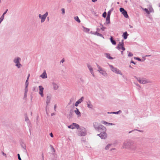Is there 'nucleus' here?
I'll use <instances>...</instances> for the list:
<instances>
[{
	"mask_svg": "<svg viewBox=\"0 0 160 160\" xmlns=\"http://www.w3.org/2000/svg\"><path fill=\"white\" fill-rule=\"evenodd\" d=\"M137 146L134 144L133 141L131 140L125 141L123 142L122 148L123 149H128L131 151H135Z\"/></svg>",
	"mask_w": 160,
	"mask_h": 160,
	"instance_id": "nucleus-1",
	"label": "nucleus"
},
{
	"mask_svg": "<svg viewBox=\"0 0 160 160\" xmlns=\"http://www.w3.org/2000/svg\"><path fill=\"white\" fill-rule=\"evenodd\" d=\"M96 65L98 68L97 70L104 76L107 77L108 76V74L104 70V69L101 68L98 64H96Z\"/></svg>",
	"mask_w": 160,
	"mask_h": 160,
	"instance_id": "nucleus-2",
	"label": "nucleus"
},
{
	"mask_svg": "<svg viewBox=\"0 0 160 160\" xmlns=\"http://www.w3.org/2000/svg\"><path fill=\"white\" fill-rule=\"evenodd\" d=\"M134 77L141 84H145L147 83H150L152 82L151 81L148 80L146 79H141L140 78H138L136 76H134Z\"/></svg>",
	"mask_w": 160,
	"mask_h": 160,
	"instance_id": "nucleus-3",
	"label": "nucleus"
},
{
	"mask_svg": "<svg viewBox=\"0 0 160 160\" xmlns=\"http://www.w3.org/2000/svg\"><path fill=\"white\" fill-rule=\"evenodd\" d=\"M109 66L111 70L113 72L121 75H122V73L120 70L117 69V68L114 67L112 65H109Z\"/></svg>",
	"mask_w": 160,
	"mask_h": 160,
	"instance_id": "nucleus-4",
	"label": "nucleus"
},
{
	"mask_svg": "<svg viewBox=\"0 0 160 160\" xmlns=\"http://www.w3.org/2000/svg\"><path fill=\"white\" fill-rule=\"evenodd\" d=\"M21 58L19 57L15 58L13 60V62L16 63L15 66L19 68L22 66L21 64L20 63V61L21 60Z\"/></svg>",
	"mask_w": 160,
	"mask_h": 160,
	"instance_id": "nucleus-5",
	"label": "nucleus"
},
{
	"mask_svg": "<svg viewBox=\"0 0 160 160\" xmlns=\"http://www.w3.org/2000/svg\"><path fill=\"white\" fill-rule=\"evenodd\" d=\"M48 15V12H46L43 15H42L41 14H39L38 17L40 19H41V22L43 23L45 21L46 18Z\"/></svg>",
	"mask_w": 160,
	"mask_h": 160,
	"instance_id": "nucleus-6",
	"label": "nucleus"
},
{
	"mask_svg": "<svg viewBox=\"0 0 160 160\" xmlns=\"http://www.w3.org/2000/svg\"><path fill=\"white\" fill-rule=\"evenodd\" d=\"M96 130L100 132H103V133H106V128L103 125L101 124Z\"/></svg>",
	"mask_w": 160,
	"mask_h": 160,
	"instance_id": "nucleus-7",
	"label": "nucleus"
},
{
	"mask_svg": "<svg viewBox=\"0 0 160 160\" xmlns=\"http://www.w3.org/2000/svg\"><path fill=\"white\" fill-rule=\"evenodd\" d=\"M51 98V95L50 94H49V95H48L47 97L46 102L47 106L46 107V113L47 115L48 114V112H47V106L48 105V104L50 102Z\"/></svg>",
	"mask_w": 160,
	"mask_h": 160,
	"instance_id": "nucleus-8",
	"label": "nucleus"
},
{
	"mask_svg": "<svg viewBox=\"0 0 160 160\" xmlns=\"http://www.w3.org/2000/svg\"><path fill=\"white\" fill-rule=\"evenodd\" d=\"M86 134V130L84 128L82 127L80 128V133L79 135L84 136Z\"/></svg>",
	"mask_w": 160,
	"mask_h": 160,
	"instance_id": "nucleus-9",
	"label": "nucleus"
},
{
	"mask_svg": "<svg viewBox=\"0 0 160 160\" xmlns=\"http://www.w3.org/2000/svg\"><path fill=\"white\" fill-rule=\"evenodd\" d=\"M119 10L120 12H122V13L124 15V17L126 18H128L129 16L127 14V12L123 8H120Z\"/></svg>",
	"mask_w": 160,
	"mask_h": 160,
	"instance_id": "nucleus-10",
	"label": "nucleus"
},
{
	"mask_svg": "<svg viewBox=\"0 0 160 160\" xmlns=\"http://www.w3.org/2000/svg\"><path fill=\"white\" fill-rule=\"evenodd\" d=\"M39 92V93L41 97H43L44 96L43 90L44 88L42 86H39L38 87Z\"/></svg>",
	"mask_w": 160,
	"mask_h": 160,
	"instance_id": "nucleus-11",
	"label": "nucleus"
},
{
	"mask_svg": "<svg viewBox=\"0 0 160 160\" xmlns=\"http://www.w3.org/2000/svg\"><path fill=\"white\" fill-rule=\"evenodd\" d=\"M97 135L100 137L102 139H105L106 138L107 135L106 133L102 132H101L100 134H98Z\"/></svg>",
	"mask_w": 160,
	"mask_h": 160,
	"instance_id": "nucleus-12",
	"label": "nucleus"
},
{
	"mask_svg": "<svg viewBox=\"0 0 160 160\" xmlns=\"http://www.w3.org/2000/svg\"><path fill=\"white\" fill-rule=\"evenodd\" d=\"M83 100L84 97H82L76 102L75 104V106L76 107H77L79 104L80 103L83 101Z\"/></svg>",
	"mask_w": 160,
	"mask_h": 160,
	"instance_id": "nucleus-13",
	"label": "nucleus"
},
{
	"mask_svg": "<svg viewBox=\"0 0 160 160\" xmlns=\"http://www.w3.org/2000/svg\"><path fill=\"white\" fill-rule=\"evenodd\" d=\"M101 124L100 123L96 122H94L93 124V126L96 130H97L98 128V127H99Z\"/></svg>",
	"mask_w": 160,
	"mask_h": 160,
	"instance_id": "nucleus-14",
	"label": "nucleus"
},
{
	"mask_svg": "<svg viewBox=\"0 0 160 160\" xmlns=\"http://www.w3.org/2000/svg\"><path fill=\"white\" fill-rule=\"evenodd\" d=\"M80 82L82 84H84L85 82V78L83 77H81L79 78Z\"/></svg>",
	"mask_w": 160,
	"mask_h": 160,
	"instance_id": "nucleus-15",
	"label": "nucleus"
},
{
	"mask_svg": "<svg viewBox=\"0 0 160 160\" xmlns=\"http://www.w3.org/2000/svg\"><path fill=\"white\" fill-rule=\"evenodd\" d=\"M87 66H88V68L89 69L92 75V76L93 77H94V72H93V68L91 66L89 65H88Z\"/></svg>",
	"mask_w": 160,
	"mask_h": 160,
	"instance_id": "nucleus-16",
	"label": "nucleus"
},
{
	"mask_svg": "<svg viewBox=\"0 0 160 160\" xmlns=\"http://www.w3.org/2000/svg\"><path fill=\"white\" fill-rule=\"evenodd\" d=\"M123 40H122V43H121V42H119V44L118 45V46L117 47V48L118 50H120L121 49V47L122 46H123Z\"/></svg>",
	"mask_w": 160,
	"mask_h": 160,
	"instance_id": "nucleus-17",
	"label": "nucleus"
},
{
	"mask_svg": "<svg viewBox=\"0 0 160 160\" xmlns=\"http://www.w3.org/2000/svg\"><path fill=\"white\" fill-rule=\"evenodd\" d=\"M40 77L43 79L46 78H47V74L45 71H44V72H43V73L40 75Z\"/></svg>",
	"mask_w": 160,
	"mask_h": 160,
	"instance_id": "nucleus-18",
	"label": "nucleus"
},
{
	"mask_svg": "<svg viewBox=\"0 0 160 160\" xmlns=\"http://www.w3.org/2000/svg\"><path fill=\"white\" fill-rule=\"evenodd\" d=\"M87 107L90 108L92 109L93 106L91 102L90 101H88L87 102Z\"/></svg>",
	"mask_w": 160,
	"mask_h": 160,
	"instance_id": "nucleus-19",
	"label": "nucleus"
},
{
	"mask_svg": "<svg viewBox=\"0 0 160 160\" xmlns=\"http://www.w3.org/2000/svg\"><path fill=\"white\" fill-rule=\"evenodd\" d=\"M52 84L54 90H57L58 89V86L57 84H56L54 82H52Z\"/></svg>",
	"mask_w": 160,
	"mask_h": 160,
	"instance_id": "nucleus-20",
	"label": "nucleus"
},
{
	"mask_svg": "<svg viewBox=\"0 0 160 160\" xmlns=\"http://www.w3.org/2000/svg\"><path fill=\"white\" fill-rule=\"evenodd\" d=\"M92 33V34H94V35H96L98 36H99L100 37H102L103 38H104V37H103V36L102 34L98 33L97 32H93V33Z\"/></svg>",
	"mask_w": 160,
	"mask_h": 160,
	"instance_id": "nucleus-21",
	"label": "nucleus"
},
{
	"mask_svg": "<svg viewBox=\"0 0 160 160\" xmlns=\"http://www.w3.org/2000/svg\"><path fill=\"white\" fill-rule=\"evenodd\" d=\"M21 145L22 147L24 150V152H27V150L26 149L25 144L23 142H22L21 143Z\"/></svg>",
	"mask_w": 160,
	"mask_h": 160,
	"instance_id": "nucleus-22",
	"label": "nucleus"
},
{
	"mask_svg": "<svg viewBox=\"0 0 160 160\" xmlns=\"http://www.w3.org/2000/svg\"><path fill=\"white\" fill-rule=\"evenodd\" d=\"M128 36V34L127 32H124L122 35V36L124 39H126L127 38V37Z\"/></svg>",
	"mask_w": 160,
	"mask_h": 160,
	"instance_id": "nucleus-23",
	"label": "nucleus"
},
{
	"mask_svg": "<svg viewBox=\"0 0 160 160\" xmlns=\"http://www.w3.org/2000/svg\"><path fill=\"white\" fill-rule=\"evenodd\" d=\"M73 112L72 110H71L70 111L68 115V118H71L72 117V115L73 114Z\"/></svg>",
	"mask_w": 160,
	"mask_h": 160,
	"instance_id": "nucleus-24",
	"label": "nucleus"
},
{
	"mask_svg": "<svg viewBox=\"0 0 160 160\" xmlns=\"http://www.w3.org/2000/svg\"><path fill=\"white\" fill-rule=\"evenodd\" d=\"M105 55L106 57L110 59H113V58L112 57L110 56V54L109 53H105Z\"/></svg>",
	"mask_w": 160,
	"mask_h": 160,
	"instance_id": "nucleus-25",
	"label": "nucleus"
},
{
	"mask_svg": "<svg viewBox=\"0 0 160 160\" xmlns=\"http://www.w3.org/2000/svg\"><path fill=\"white\" fill-rule=\"evenodd\" d=\"M74 112L77 115H80L81 113L79 111L78 109L77 108H76V110H74Z\"/></svg>",
	"mask_w": 160,
	"mask_h": 160,
	"instance_id": "nucleus-26",
	"label": "nucleus"
},
{
	"mask_svg": "<svg viewBox=\"0 0 160 160\" xmlns=\"http://www.w3.org/2000/svg\"><path fill=\"white\" fill-rule=\"evenodd\" d=\"M73 125L74 129L75 128L78 129L79 128V125L77 123H73Z\"/></svg>",
	"mask_w": 160,
	"mask_h": 160,
	"instance_id": "nucleus-27",
	"label": "nucleus"
},
{
	"mask_svg": "<svg viewBox=\"0 0 160 160\" xmlns=\"http://www.w3.org/2000/svg\"><path fill=\"white\" fill-rule=\"evenodd\" d=\"M110 17H107V18H106V24H108L110 23Z\"/></svg>",
	"mask_w": 160,
	"mask_h": 160,
	"instance_id": "nucleus-28",
	"label": "nucleus"
},
{
	"mask_svg": "<svg viewBox=\"0 0 160 160\" xmlns=\"http://www.w3.org/2000/svg\"><path fill=\"white\" fill-rule=\"evenodd\" d=\"M110 41L112 44H113V45L116 44V42L113 39L112 37H111Z\"/></svg>",
	"mask_w": 160,
	"mask_h": 160,
	"instance_id": "nucleus-29",
	"label": "nucleus"
},
{
	"mask_svg": "<svg viewBox=\"0 0 160 160\" xmlns=\"http://www.w3.org/2000/svg\"><path fill=\"white\" fill-rule=\"evenodd\" d=\"M83 30L85 32H88L89 31V28H85V27L83 26Z\"/></svg>",
	"mask_w": 160,
	"mask_h": 160,
	"instance_id": "nucleus-30",
	"label": "nucleus"
},
{
	"mask_svg": "<svg viewBox=\"0 0 160 160\" xmlns=\"http://www.w3.org/2000/svg\"><path fill=\"white\" fill-rule=\"evenodd\" d=\"M50 147H51V150L53 151V152L52 153V154L53 155H54L55 152V149L53 148V146L52 145H50Z\"/></svg>",
	"mask_w": 160,
	"mask_h": 160,
	"instance_id": "nucleus-31",
	"label": "nucleus"
},
{
	"mask_svg": "<svg viewBox=\"0 0 160 160\" xmlns=\"http://www.w3.org/2000/svg\"><path fill=\"white\" fill-rule=\"evenodd\" d=\"M113 8H112L110 10H109L108 12V15L107 17H110V16L111 15V12L113 11Z\"/></svg>",
	"mask_w": 160,
	"mask_h": 160,
	"instance_id": "nucleus-32",
	"label": "nucleus"
},
{
	"mask_svg": "<svg viewBox=\"0 0 160 160\" xmlns=\"http://www.w3.org/2000/svg\"><path fill=\"white\" fill-rule=\"evenodd\" d=\"M74 18V19L78 22L80 23V20L78 17V16L75 17Z\"/></svg>",
	"mask_w": 160,
	"mask_h": 160,
	"instance_id": "nucleus-33",
	"label": "nucleus"
},
{
	"mask_svg": "<svg viewBox=\"0 0 160 160\" xmlns=\"http://www.w3.org/2000/svg\"><path fill=\"white\" fill-rule=\"evenodd\" d=\"M122 112V111L121 110H119L118 112H110V114L112 113V114H118L119 113H121Z\"/></svg>",
	"mask_w": 160,
	"mask_h": 160,
	"instance_id": "nucleus-34",
	"label": "nucleus"
},
{
	"mask_svg": "<svg viewBox=\"0 0 160 160\" xmlns=\"http://www.w3.org/2000/svg\"><path fill=\"white\" fill-rule=\"evenodd\" d=\"M73 101H74V98H71L70 99V101L68 103V104L70 105L73 102Z\"/></svg>",
	"mask_w": 160,
	"mask_h": 160,
	"instance_id": "nucleus-35",
	"label": "nucleus"
},
{
	"mask_svg": "<svg viewBox=\"0 0 160 160\" xmlns=\"http://www.w3.org/2000/svg\"><path fill=\"white\" fill-rule=\"evenodd\" d=\"M111 146V144H108V145H107L105 147V149L106 150H108L109 149V148H110Z\"/></svg>",
	"mask_w": 160,
	"mask_h": 160,
	"instance_id": "nucleus-36",
	"label": "nucleus"
},
{
	"mask_svg": "<svg viewBox=\"0 0 160 160\" xmlns=\"http://www.w3.org/2000/svg\"><path fill=\"white\" fill-rule=\"evenodd\" d=\"M149 13L153 12H154V10L152 8V7H150L149 8Z\"/></svg>",
	"mask_w": 160,
	"mask_h": 160,
	"instance_id": "nucleus-37",
	"label": "nucleus"
},
{
	"mask_svg": "<svg viewBox=\"0 0 160 160\" xmlns=\"http://www.w3.org/2000/svg\"><path fill=\"white\" fill-rule=\"evenodd\" d=\"M32 90L34 91L37 92L38 91V88L36 87H34L32 88Z\"/></svg>",
	"mask_w": 160,
	"mask_h": 160,
	"instance_id": "nucleus-38",
	"label": "nucleus"
},
{
	"mask_svg": "<svg viewBox=\"0 0 160 160\" xmlns=\"http://www.w3.org/2000/svg\"><path fill=\"white\" fill-rule=\"evenodd\" d=\"M142 9L144 10L148 14H149V10H148V9L146 8H142Z\"/></svg>",
	"mask_w": 160,
	"mask_h": 160,
	"instance_id": "nucleus-39",
	"label": "nucleus"
},
{
	"mask_svg": "<svg viewBox=\"0 0 160 160\" xmlns=\"http://www.w3.org/2000/svg\"><path fill=\"white\" fill-rule=\"evenodd\" d=\"M4 18V16L3 15H2L1 18H0V24L3 21Z\"/></svg>",
	"mask_w": 160,
	"mask_h": 160,
	"instance_id": "nucleus-40",
	"label": "nucleus"
},
{
	"mask_svg": "<svg viewBox=\"0 0 160 160\" xmlns=\"http://www.w3.org/2000/svg\"><path fill=\"white\" fill-rule=\"evenodd\" d=\"M68 127L69 128H71L72 129H74L73 125V123L70 125L68 126Z\"/></svg>",
	"mask_w": 160,
	"mask_h": 160,
	"instance_id": "nucleus-41",
	"label": "nucleus"
},
{
	"mask_svg": "<svg viewBox=\"0 0 160 160\" xmlns=\"http://www.w3.org/2000/svg\"><path fill=\"white\" fill-rule=\"evenodd\" d=\"M134 83L136 85L137 87H138V89L140 90L141 88V86L138 83H136L135 82H134Z\"/></svg>",
	"mask_w": 160,
	"mask_h": 160,
	"instance_id": "nucleus-42",
	"label": "nucleus"
},
{
	"mask_svg": "<svg viewBox=\"0 0 160 160\" xmlns=\"http://www.w3.org/2000/svg\"><path fill=\"white\" fill-rule=\"evenodd\" d=\"M28 91V87H25V88L24 89V93H27Z\"/></svg>",
	"mask_w": 160,
	"mask_h": 160,
	"instance_id": "nucleus-43",
	"label": "nucleus"
},
{
	"mask_svg": "<svg viewBox=\"0 0 160 160\" xmlns=\"http://www.w3.org/2000/svg\"><path fill=\"white\" fill-rule=\"evenodd\" d=\"M25 84V87H28V80H26Z\"/></svg>",
	"mask_w": 160,
	"mask_h": 160,
	"instance_id": "nucleus-44",
	"label": "nucleus"
},
{
	"mask_svg": "<svg viewBox=\"0 0 160 160\" xmlns=\"http://www.w3.org/2000/svg\"><path fill=\"white\" fill-rule=\"evenodd\" d=\"M101 30L102 31H104L105 29H106V28L104 27L103 25H102V27L101 28Z\"/></svg>",
	"mask_w": 160,
	"mask_h": 160,
	"instance_id": "nucleus-45",
	"label": "nucleus"
},
{
	"mask_svg": "<svg viewBox=\"0 0 160 160\" xmlns=\"http://www.w3.org/2000/svg\"><path fill=\"white\" fill-rule=\"evenodd\" d=\"M25 121L26 122H28V121H29V119H28V117L26 115L25 116Z\"/></svg>",
	"mask_w": 160,
	"mask_h": 160,
	"instance_id": "nucleus-46",
	"label": "nucleus"
},
{
	"mask_svg": "<svg viewBox=\"0 0 160 160\" xmlns=\"http://www.w3.org/2000/svg\"><path fill=\"white\" fill-rule=\"evenodd\" d=\"M107 15V13L106 12H104L102 14V17L104 18H106Z\"/></svg>",
	"mask_w": 160,
	"mask_h": 160,
	"instance_id": "nucleus-47",
	"label": "nucleus"
},
{
	"mask_svg": "<svg viewBox=\"0 0 160 160\" xmlns=\"http://www.w3.org/2000/svg\"><path fill=\"white\" fill-rule=\"evenodd\" d=\"M61 11L62 12V14H64L65 13L64 9V8H62L61 9Z\"/></svg>",
	"mask_w": 160,
	"mask_h": 160,
	"instance_id": "nucleus-48",
	"label": "nucleus"
},
{
	"mask_svg": "<svg viewBox=\"0 0 160 160\" xmlns=\"http://www.w3.org/2000/svg\"><path fill=\"white\" fill-rule=\"evenodd\" d=\"M133 55V54L132 53H131L130 52H129L128 53V56L129 57H131Z\"/></svg>",
	"mask_w": 160,
	"mask_h": 160,
	"instance_id": "nucleus-49",
	"label": "nucleus"
},
{
	"mask_svg": "<svg viewBox=\"0 0 160 160\" xmlns=\"http://www.w3.org/2000/svg\"><path fill=\"white\" fill-rule=\"evenodd\" d=\"M101 123L103 124H107L108 123V122H106V121H101Z\"/></svg>",
	"mask_w": 160,
	"mask_h": 160,
	"instance_id": "nucleus-50",
	"label": "nucleus"
},
{
	"mask_svg": "<svg viewBox=\"0 0 160 160\" xmlns=\"http://www.w3.org/2000/svg\"><path fill=\"white\" fill-rule=\"evenodd\" d=\"M139 131V132H141V131L140 130H138L137 129H134L133 130H132V131H129V133H131L133 131Z\"/></svg>",
	"mask_w": 160,
	"mask_h": 160,
	"instance_id": "nucleus-51",
	"label": "nucleus"
},
{
	"mask_svg": "<svg viewBox=\"0 0 160 160\" xmlns=\"http://www.w3.org/2000/svg\"><path fill=\"white\" fill-rule=\"evenodd\" d=\"M17 155H18V159L19 160H22L21 158H20V154H18Z\"/></svg>",
	"mask_w": 160,
	"mask_h": 160,
	"instance_id": "nucleus-52",
	"label": "nucleus"
},
{
	"mask_svg": "<svg viewBox=\"0 0 160 160\" xmlns=\"http://www.w3.org/2000/svg\"><path fill=\"white\" fill-rule=\"evenodd\" d=\"M8 11V9H7L6 11L4 12L3 14L2 15H3L4 16V15L7 13V11Z\"/></svg>",
	"mask_w": 160,
	"mask_h": 160,
	"instance_id": "nucleus-53",
	"label": "nucleus"
},
{
	"mask_svg": "<svg viewBox=\"0 0 160 160\" xmlns=\"http://www.w3.org/2000/svg\"><path fill=\"white\" fill-rule=\"evenodd\" d=\"M2 155L4 156L6 158L7 157V155L5 153H4L3 152H2Z\"/></svg>",
	"mask_w": 160,
	"mask_h": 160,
	"instance_id": "nucleus-54",
	"label": "nucleus"
},
{
	"mask_svg": "<svg viewBox=\"0 0 160 160\" xmlns=\"http://www.w3.org/2000/svg\"><path fill=\"white\" fill-rule=\"evenodd\" d=\"M136 60H137L139 61H143V60H142L141 59L139 58H136Z\"/></svg>",
	"mask_w": 160,
	"mask_h": 160,
	"instance_id": "nucleus-55",
	"label": "nucleus"
},
{
	"mask_svg": "<svg viewBox=\"0 0 160 160\" xmlns=\"http://www.w3.org/2000/svg\"><path fill=\"white\" fill-rule=\"evenodd\" d=\"M121 49L123 51H124L125 50V48L123 47V46H122L121 47Z\"/></svg>",
	"mask_w": 160,
	"mask_h": 160,
	"instance_id": "nucleus-56",
	"label": "nucleus"
},
{
	"mask_svg": "<svg viewBox=\"0 0 160 160\" xmlns=\"http://www.w3.org/2000/svg\"><path fill=\"white\" fill-rule=\"evenodd\" d=\"M27 93H24V98H26L27 97Z\"/></svg>",
	"mask_w": 160,
	"mask_h": 160,
	"instance_id": "nucleus-57",
	"label": "nucleus"
},
{
	"mask_svg": "<svg viewBox=\"0 0 160 160\" xmlns=\"http://www.w3.org/2000/svg\"><path fill=\"white\" fill-rule=\"evenodd\" d=\"M96 29H97V32H99V31H100V30H101V29H99V28H97Z\"/></svg>",
	"mask_w": 160,
	"mask_h": 160,
	"instance_id": "nucleus-58",
	"label": "nucleus"
},
{
	"mask_svg": "<svg viewBox=\"0 0 160 160\" xmlns=\"http://www.w3.org/2000/svg\"><path fill=\"white\" fill-rule=\"evenodd\" d=\"M50 136L51 137H53V135L52 134V133H51L50 134Z\"/></svg>",
	"mask_w": 160,
	"mask_h": 160,
	"instance_id": "nucleus-59",
	"label": "nucleus"
},
{
	"mask_svg": "<svg viewBox=\"0 0 160 160\" xmlns=\"http://www.w3.org/2000/svg\"><path fill=\"white\" fill-rule=\"evenodd\" d=\"M64 62V59H62L60 61V62L63 63Z\"/></svg>",
	"mask_w": 160,
	"mask_h": 160,
	"instance_id": "nucleus-60",
	"label": "nucleus"
},
{
	"mask_svg": "<svg viewBox=\"0 0 160 160\" xmlns=\"http://www.w3.org/2000/svg\"><path fill=\"white\" fill-rule=\"evenodd\" d=\"M107 124H108V125H112L113 124L112 123H109V122H108Z\"/></svg>",
	"mask_w": 160,
	"mask_h": 160,
	"instance_id": "nucleus-61",
	"label": "nucleus"
},
{
	"mask_svg": "<svg viewBox=\"0 0 160 160\" xmlns=\"http://www.w3.org/2000/svg\"><path fill=\"white\" fill-rule=\"evenodd\" d=\"M71 1L72 0H67V2L69 3H70L71 2Z\"/></svg>",
	"mask_w": 160,
	"mask_h": 160,
	"instance_id": "nucleus-62",
	"label": "nucleus"
},
{
	"mask_svg": "<svg viewBox=\"0 0 160 160\" xmlns=\"http://www.w3.org/2000/svg\"><path fill=\"white\" fill-rule=\"evenodd\" d=\"M131 63H132L134 64H135V65L136 64L135 63V62H134L133 61H132H132H131Z\"/></svg>",
	"mask_w": 160,
	"mask_h": 160,
	"instance_id": "nucleus-63",
	"label": "nucleus"
},
{
	"mask_svg": "<svg viewBox=\"0 0 160 160\" xmlns=\"http://www.w3.org/2000/svg\"><path fill=\"white\" fill-rule=\"evenodd\" d=\"M51 116H53V115H55V113H52L51 114Z\"/></svg>",
	"mask_w": 160,
	"mask_h": 160,
	"instance_id": "nucleus-64",
	"label": "nucleus"
}]
</instances>
